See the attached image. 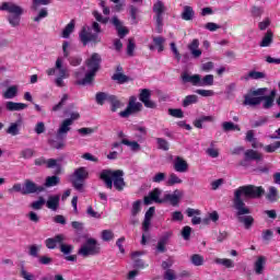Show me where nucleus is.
<instances>
[{"mask_svg": "<svg viewBox=\"0 0 280 280\" xmlns=\"http://www.w3.org/2000/svg\"><path fill=\"white\" fill-rule=\"evenodd\" d=\"M264 194H266L264 187L255 185L240 186L236 190H234L233 207L236 210V218L247 231L253 229V225L255 224V218L249 215L250 208L246 206L244 200L259 199L261 196H264ZM242 197L244 199H242Z\"/></svg>", "mask_w": 280, "mask_h": 280, "instance_id": "f257e3e1", "label": "nucleus"}, {"mask_svg": "<svg viewBox=\"0 0 280 280\" xmlns=\"http://www.w3.org/2000/svg\"><path fill=\"white\" fill-rule=\"evenodd\" d=\"M268 93L267 88H259L257 90H249L247 94L244 95L243 106H259L261 102L262 108L268 109L275 106V100L266 95Z\"/></svg>", "mask_w": 280, "mask_h": 280, "instance_id": "f03ea898", "label": "nucleus"}, {"mask_svg": "<svg viewBox=\"0 0 280 280\" xmlns=\"http://www.w3.org/2000/svg\"><path fill=\"white\" fill-rule=\"evenodd\" d=\"M85 67H88L89 70L83 79L75 81L78 86H86V84H93L95 75H97V71L102 69V55L93 52L91 57L85 60Z\"/></svg>", "mask_w": 280, "mask_h": 280, "instance_id": "7ed1b4c3", "label": "nucleus"}, {"mask_svg": "<svg viewBox=\"0 0 280 280\" xmlns=\"http://www.w3.org/2000/svg\"><path fill=\"white\" fill-rule=\"evenodd\" d=\"M100 178L103 180L106 189H113V184L116 191H124V187H126L124 171L121 170H103L100 174Z\"/></svg>", "mask_w": 280, "mask_h": 280, "instance_id": "20e7f679", "label": "nucleus"}, {"mask_svg": "<svg viewBox=\"0 0 280 280\" xmlns=\"http://www.w3.org/2000/svg\"><path fill=\"white\" fill-rule=\"evenodd\" d=\"M2 12H9L8 21L12 27L21 25V16H23V8L13 2H3L0 5Z\"/></svg>", "mask_w": 280, "mask_h": 280, "instance_id": "39448f33", "label": "nucleus"}, {"mask_svg": "<svg viewBox=\"0 0 280 280\" xmlns=\"http://www.w3.org/2000/svg\"><path fill=\"white\" fill-rule=\"evenodd\" d=\"M92 27L95 33H91L86 31V27H83L79 34V38L84 46L89 45V43H102V38L100 37L102 27L100 26V23L93 22Z\"/></svg>", "mask_w": 280, "mask_h": 280, "instance_id": "423d86ee", "label": "nucleus"}, {"mask_svg": "<svg viewBox=\"0 0 280 280\" xmlns=\"http://www.w3.org/2000/svg\"><path fill=\"white\" fill-rule=\"evenodd\" d=\"M182 80L184 84L190 82L192 86H213V74H207L201 79L200 74L190 75L187 72L182 74Z\"/></svg>", "mask_w": 280, "mask_h": 280, "instance_id": "0eeeda50", "label": "nucleus"}, {"mask_svg": "<svg viewBox=\"0 0 280 280\" xmlns=\"http://www.w3.org/2000/svg\"><path fill=\"white\" fill-rule=\"evenodd\" d=\"M101 253L102 247L95 238H88L85 243L81 246V248L78 250V255H82V257H93L95 255H100Z\"/></svg>", "mask_w": 280, "mask_h": 280, "instance_id": "6e6552de", "label": "nucleus"}, {"mask_svg": "<svg viewBox=\"0 0 280 280\" xmlns=\"http://www.w3.org/2000/svg\"><path fill=\"white\" fill-rule=\"evenodd\" d=\"M165 4L163 3V1L158 0L154 4H153V12L155 14V30L158 34H163V14H165Z\"/></svg>", "mask_w": 280, "mask_h": 280, "instance_id": "1a4fd4ad", "label": "nucleus"}, {"mask_svg": "<svg viewBox=\"0 0 280 280\" xmlns=\"http://www.w3.org/2000/svg\"><path fill=\"white\" fill-rule=\"evenodd\" d=\"M141 108H143V104H141L140 102L137 103V96H131L129 98L127 108L120 112L119 116L124 118L130 117L132 113H140Z\"/></svg>", "mask_w": 280, "mask_h": 280, "instance_id": "9d476101", "label": "nucleus"}, {"mask_svg": "<svg viewBox=\"0 0 280 280\" xmlns=\"http://www.w3.org/2000/svg\"><path fill=\"white\" fill-rule=\"evenodd\" d=\"M45 191V186H38L32 179L24 180V196H30V194H43Z\"/></svg>", "mask_w": 280, "mask_h": 280, "instance_id": "9b49d317", "label": "nucleus"}, {"mask_svg": "<svg viewBox=\"0 0 280 280\" xmlns=\"http://www.w3.org/2000/svg\"><path fill=\"white\" fill-rule=\"evenodd\" d=\"M67 139V132H60V127L57 130L56 139L48 140L50 148L54 150H62L65 148V140Z\"/></svg>", "mask_w": 280, "mask_h": 280, "instance_id": "f8f14e48", "label": "nucleus"}, {"mask_svg": "<svg viewBox=\"0 0 280 280\" xmlns=\"http://www.w3.org/2000/svg\"><path fill=\"white\" fill-rule=\"evenodd\" d=\"M152 97V91L149 89H142L139 94V100L144 104L145 108H156V103L150 100Z\"/></svg>", "mask_w": 280, "mask_h": 280, "instance_id": "ddd939ff", "label": "nucleus"}, {"mask_svg": "<svg viewBox=\"0 0 280 280\" xmlns=\"http://www.w3.org/2000/svg\"><path fill=\"white\" fill-rule=\"evenodd\" d=\"M161 189L154 188L149 192V196L144 197V205H152V202H156L158 205H163L165 200L161 199Z\"/></svg>", "mask_w": 280, "mask_h": 280, "instance_id": "4468645a", "label": "nucleus"}, {"mask_svg": "<svg viewBox=\"0 0 280 280\" xmlns=\"http://www.w3.org/2000/svg\"><path fill=\"white\" fill-rule=\"evenodd\" d=\"M180 198H183V191L176 189L174 194H166L164 195V202H170L172 207H178L180 202Z\"/></svg>", "mask_w": 280, "mask_h": 280, "instance_id": "2eb2a0df", "label": "nucleus"}, {"mask_svg": "<svg viewBox=\"0 0 280 280\" xmlns=\"http://www.w3.org/2000/svg\"><path fill=\"white\" fill-rule=\"evenodd\" d=\"M65 242V234H57L54 237H49L45 241L46 248L49 250H54L57 248L58 244H62Z\"/></svg>", "mask_w": 280, "mask_h": 280, "instance_id": "dca6fc26", "label": "nucleus"}, {"mask_svg": "<svg viewBox=\"0 0 280 280\" xmlns=\"http://www.w3.org/2000/svg\"><path fill=\"white\" fill-rule=\"evenodd\" d=\"M75 119H80V114L79 113H72L71 117L68 119H65L61 125H60V131L59 132H69L71 130L70 126H73V121H75Z\"/></svg>", "mask_w": 280, "mask_h": 280, "instance_id": "f3484780", "label": "nucleus"}, {"mask_svg": "<svg viewBox=\"0 0 280 280\" xmlns=\"http://www.w3.org/2000/svg\"><path fill=\"white\" fill-rule=\"evenodd\" d=\"M153 44L149 45V49L151 51H154V49H158L159 54L165 50V37L163 36H153L152 37Z\"/></svg>", "mask_w": 280, "mask_h": 280, "instance_id": "a211bd4d", "label": "nucleus"}, {"mask_svg": "<svg viewBox=\"0 0 280 280\" xmlns=\"http://www.w3.org/2000/svg\"><path fill=\"white\" fill-rule=\"evenodd\" d=\"M244 156V162H241V165L243 166L246 165L245 163L248 161H261L264 159L261 153L253 149H248L247 151H245Z\"/></svg>", "mask_w": 280, "mask_h": 280, "instance_id": "6ab92c4d", "label": "nucleus"}, {"mask_svg": "<svg viewBox=\"0 0 280 280\" xmlns=\"http://www.w3.org/2000/svg\"><path fill=\"white\" fill-rule=\"evenodd\" d=\"M173 233L165 232L162 237H160L158 245H156V253H165L167 250V242H170V237H172Z\"/></svg>", "mask_w": 280, "mask_h": 280, "instance_id": "aec40b11", "label": "nucleus"}, {"mask_svg": "<svg viewBox=\"0 0 280 280\" xmlns=\"http://www.w3.org/2000/svg\"><path fill=\"white\" fill-rule=\"evenodd\" d=\"M34 163H35V165L37 167H43V165H46V167L48 170H51V167H57L58 160H56V159H48V160H46L44 156H42V158L36 159L34 161Z\"/></svg>", "mask_w": 280, "mask_h": 280, "instance_id": "412c9836", "label": "nucleus"}, {"mask_svg": "<svg viewBox=\"0 0 280 280\" xmlns=\"http://www.w3.org/2000/svg\"><path fill=\"white\" fill-rule=\"evenodd\" d=\"M175 172L185 173L189 170V164L180 156H176L174 161Z\"/></svg>", "mask_w": 280, "mask_h": 280, "instance_id": "4be33fe9", "label": "nucleus"}, {"mask_svg": "<svg viewBox=\"0 0 280 280\" xmlns=\"http://www.w3.org/2000/svg\"><path fill=\"white\" fill-rule=\"evenodd\" d=\"M46 207L47 209H51V211H58V207H60V195L49 196Z\"/></svg>", "mask_w": 280, "mask_h": 280, "instance_id": "5701e85b", "label": "nucleus"}, {"mask_svg": "<svg viewBox=\"0 0 280 280\" xmlns=\"http://www.w3.org/2000/svg\"><path fill=\"white\" fill-rule=\"evenodd\" d=\"M200 47V40L192 39V42L188 45V49L192 57L200 58L202 56V50L198 49Z\"/></svg>", "mask_w": 280, "mask_h": 280, "instance_id": "b1692460", "label": "nucleus"}, {"mask_svg": "<svg viewBox=\"0 0 280 280\" xmlns=\"http://www.w3.org/2000/svg\"><path fill=\"white\" fill-rule=\"evenodd\" d=\"M73 176H74V180L84 183V180L89 178V172H86V168L84 167H79L74 171Z\"/></svg>", "mask_w": 280, "mask_h": 280, "instance_id": "393cba45", "label": "nucleus"}, {"mask_svg": "<svg viewBox=\"0 0 280 280\" xmlns=\"http://www.w3.org/2000/svg\"><path fill=\"white\" fill-rule=\"evenodd\" d=\"M265 266H266V256H259L254 265L256 275H264Z\"/></svg>", "mask_w": 280, "mask_h": 280, "instance_id": "a878e982", "label": "nucleus"}, {"mask_svg": "<svg viewBox=\"0 0 280 280\" xmlns=\"http://www.w3.org/2000/svg\"><path fill=\"white\" fill-rule=\"evenodd\" d=\"M7 110L14 112V110H25L27 108V104L24 103H15V102H7L5 103Z\"/></svg>", "mask_w": 280, "mask_h": 280, "instance_id": "bb28decb", "label": "nucleus"}, {"mask_svg": "<svg viewBox=\"0 0 280 280\" xmlns=\"http://www.w3.org/2000/svg\"><path fill=\"white\" fill-rule=\"evenodd\" d=\"M57 185H60V177L52 175V176H48L45 179V183L42 187L49 188V187H56Z\"/></svg>", "mask_w": 280, "mask_h": 280, "instance_id": "cd10ccee", "label": "nucleus"}, {"mask_svg": "<svg viewBox=\"0 0 280 280\" xmlns=\"http://www.w3.org/2000/svg\"><path fill=\"white\" fill-rule=\"evenodd\" d=\"M75 30V20H71L69 24L63 28L61 36L62 38H69L73 31Z\"/></svg>", "mask_w": 280, "mask_h": 280, "instance_id": "c85d7f7f", "label": "nucleus"}, {"mask_svg": "<svg viewBox=\"0 0 280 280\" xmlns=\"http://www.w3.org/2000/svg\"><path fill=\"white\" fill-rule=\"evenodd\" d=\"M112 80L117 82V84H126V82H130V77L121 73V72H116L112 75Z\"/></svg>", "mask_w": 280, "mask_h": 280, "instance_id": "c756f323", "label": "nucleus"}, {"mask_svg": "<svg viewBox=\"0 0 280 280\" xmlns=\"http://www.w3.org/2000/svg\"><path fill=\"white\" fill-rule=\"evenodd\" d=\"M222 129H223V132H232L235 130L240 132V130H242V128H240V125H235L234 122H231V121H224L222 124Z\"/></svg>", "mask_w": 280, "mask_h": 280, "instance_id": "7c9ffc66", "label": "nucleus"}, {"mask_svg": "<svg viewBox=\"0 0 280 280\" xmlns=\"http://www.w3.org/2000/svg\"><path fill=\"white\" fill-rule=\"evenodd\" d=\"M107 102L110 103L112 113H117V108H121V102L119 100H117V96H115V95H109L107 98Z\"/></svg>", "mask_w": 280, "mask_h": 280, "instance_id": "2f4dec72", "label": "nucleus"}, {"mask_svg": "<svg viewBox=\"0 0 280 280\" xmlns=\"http://www.w3.org/2000/svg\"><path fill=\"white\" fill-rule=\"evenodd\" d=\"M191 104H198V95H196V94L187 95L184 98L182 106L184 108H187V106H191Z\"/></svg>", "mask_w": 280, "mask_h": 280, "instance_id": "473e14b6", "label": "nucleus"}, {"mask_svg": "<svg viewBox=\"0 0 280 280\" xmlns=\"http://www.w3.org/2000/svg\"><path fill=\"white\" fill-rule=\"evenodd\" d=\"M120 143H122V145H128L129 148H131L132 152H139V150H141V144H139V142H137V141H130L128 139H122L120 141Z\"/></svg>", "mask_w": 280, "mask_h": 280, "instance_id": "72a5a7b5", "label": "nucleus"}, {"mask_svg": "<svg viewBox=\"0 0 280 280\" xmlns=\"http://www.w3.org/2000/svg\"><path fill=\"white\" fill-rule=\"evenodd\" d=\"M194 8L186 5L184 7V11L182 13V19L184 21H191L194 19Z\"/></svg>", "mask_w": 280, "mask_h": 280, "instance_id": "f704fd0d", "label": "nucleus"}, {"mask_svg": "<svg viewBox=\"0 0 280 280\" xmlns=\"http://www.w3.org/2000/svg\"><path fill=\"white\" fill-rule=\"evenodd\" d=\"M272 31H267L262 40L260 42V47H270V45L272 44Z\"/></svg>", "mask_w": 280, "mask_h": 280, "instance_id": "c9c22d12", "label": "nucleus"}, {"mask_svg": "<svg viewBox=\"0 0 280 280\" xmlns=\"http://www.w3.org/2000/svg\"><path fill=\"white\" fill-rule=\"evenodd\" d=\"M205 121H213V116H201L199 119H196L194 121L195 128L202 129V124H205Z\"/></svg>", "mask_w": 280, "mask_h": 280, "instance_id": "e433bc0d", "label": "nucleus"}, {"mask_svg": "<svg viewBox=\"0 0 280 280\" xmlns=\"http://www.w3.org/2000/svg\"><path fill=\"white\" fill-rule=\"evenodd\" d=\"M67 100H69V94H63L60 102L52 106V113H58L61 108L67 104Z\"/></svg>", "mask_w": 280, "mask_h": 280, "instance_id": "4c0bfd02", "label": "nucleus"}, {"mask_svg": "<svg viewBox=\"0 0 280 280\" xmlns=\"http://www.w3.org/2000/svg\"><path fill=\"white\" fill-rule=\"evenodd\" d=\"M46 203L45 198L43 196L38 197V200L33 201L31 203V208H33L35 211H40L43 209V206Z\"/></svg>", "mask_w": 280, "mask_h": 280, "instance_id": "58836bf2", "label": "nucleus"}, {"mask_svg": "<svg viewBox=\"0 0 280 280\" xmlns=\"http://www.w3.org/2000/svg\"><path fill=\"white\" fill-rule=\"evenodd\" d=\"M158 150H163L167 152L170 150V142L163 138H156Z\"/></svg>", "mask_w": 280, "mask_h": 280, "instance_id": "ea45409f", "label": "nucleus"}, {"mask_svg": "<svg viewBox=\"0 0 280 280\" xmlns=\"http://www.w3.org/2000/svg\"><path fill=\"white\" fill-rule=\"evenodd\" d=\"M56 69L59 71V78H67V69L62 67V58H57Z\"/></svg>", "mask_w": 280, "mask_h": 280, "instance_id": "a19ab883", "label": "nucleus"}, {"mask_svg": "<svg viewBox=\"0 0 280 280\" xmlns=\"http://www.w3.org/2000/svg\"><path fill=\"white\" fill-rule=\"evenodd\" d=\"M108 97H110V95L104 92H98L95 96L96 103L100 104V106H104V102H108Z\"/></svg>", "mask_w": 280, "mask_h": 280, "instance_id": "79ce46f5", "label": "nucleus"}, {"mask_svg": "<svg viewBox=\"0 0 280 280\" xmlns=\"http://www.w3.org/2000/svg\"><path fill=\"white\" fill-rule=\"evenodd\" d=\"M180 183H183V179H180L177 174L172 173L170 175L167 180L168 187H172L174 185H180Z\"/></svg>", "mask_w": 280, "mask_h": 280, "instance_id": "37998d69", "label": "nucleus"}, {"mask_svg": "<svg viewBox=\"0 0 280 280\" xmlns=\"http://www.w3.org/2000/svg\"><path fill=\"white\" fill-rule=\"evenodd\" d=\"M101 237L103 242H110L115 238V233H113L112 230H103L101 233Z\"/></svg>", "mask_w": 280, "mask_h": 280, "instance_id": "c03bdc74", "label": "nucleus"}, {"mask_svg": "<svg viewBox=\"0 0 280 280\" xmlns=\"http://www.w3.org/2000/svg\"><path fill=\"white\" fill-rule=\"evenodd\" d=\"M59 248L63 255H71L73 253V245L65 244V242L59 244Z\"/></svg>", "mask_w": 280, "mask_h": 280, "instance_id": "a18cd8bd", "label": "nucleus"}, {"mask_svg": "<svg viewBox=\"0 0 280 280\" xmlns=\"http://www.w3.org/2000/svg\"><path fill=\"white\" fill-rule=\"evenodd\" d=\"M51 3V0H33L32 2V10L36 11L40 5H49Z\"/></svg>", "mask_w": 280, "mask_h": 280, "instance_id": "49530a36", "label": "nucleus"}, {"mask_svg": "<svg viewBox=\"0 0 280 280\" xmlns=\"http://www.w3.org/2000/svg\"><path fill=\"white\" fill-rule=\"evenodd\" d=\"M16 92H18L16 86L9 88L3 94L4 100H12L16 97Z\"/></svg>", "mask_w": 280, "mask_h": 280, "instance_id": "de8ad7c7", "label": "nucleus"}, {"mask_svg": "<svg viewBox=\"0 0 280 280\" xmlns=\"http://www.w3.org/2000/svg\"><path fill=\"white\" fill-rule=\"evenodd\" d=\"M168 115H171V117H176L177 119H183V117H185V114L180 108H170Z\"/></svg>", "mask_w": 280, "mask_h": 280, "instance_id": "09e8293b", "label": "nucleus"}, {"mask_svg": "<svg viewBox=\"0 0 280 280\" xmlns=\"http://www.w3.org/2000/svg\"><path fill=\"white\" fill-rule=\"evenodd\" d=\"M129 14L131 16L132 23L137 25L139 22L137 21V15L139 14V8L135 5H129Z\"/></svg>", "mask_w": 280, "mask_h": 280, "instance_id": "8fccbe9b", "label": "nucleus"}, {"mask_svg": "<svg viewBox=\"0 0 280 280\" xmlns=\"http://www.w3.org/2000/svg\"><path fill=\"white\" fill-rule=\"evenodd\" d=\"M280 148V141H276L271 144H268L265 147V152H267L268 154H272V152H277V150H279Z\"/></svg>", "mask_w": 280, "mask_h": 280, "instance_id": "3c124183", "label": "nucleus"}, {"mask_svg": "<svg viewBox=\"0 0 280 280\" xmlns=\"http://www.w3.org/2000/svg\"><path fill=\"white\" fill-rule=\"evenodd\" d=\"M190 259L194 266H202V264H205V257H202L200 254H194Z\"/></svg>", "mask_w": 280, "mask_h": 280, "instance_id": "603ef678", "label": "nucleus"}, {"mask_svg": "<svg viewBox=\"0 0 280 280\" xmlns=\"http://www.w3.org/2000/svg\"><path fill=\"white\" fill-rule=\"evenodd\" d=\"M68 61H69V65H71V67H80V65H82V57L71 56V57H68Z\"/></svg>", "mask_w": 280, "mask_h": 280, "instance_id": "864d4df0", "label": "nucleus"}, {"mask_svg": "<svg viewBox=\"0 0 280 280\" xmlns=\"http://www.w3.org/2000/svg\"><path fill=\"white\" fill-rule=\"evenodd\" d=\"M266 198L270 202H276V200H277V188L273 187V186L269 187V192L267 194Z\"/></svg>", "mask_w": 280, "mask_h": 280, "instance_id": "5fc2aeb1", "label": "nucleus"}, {"mask_svg": "<svg viewBox=\"0 0 280 280\" xmlns=\"http://www.w3.org/2000/svg\"><path fill=\"white\" fill-rule=\"evenodd\" d=\"M215 264H220L221 266H224L225 268H233V260L229 258H218L215 260Z\"/></svg>", "mask_w": 280, "mask_h": 280, "instance_id": "6e6d98bb", "label": "nucleus"}, {"mask_svg": "<svg viewBox=\"0 0 280 280\" xmlns=\"http://www.w3.org/2000/svg\"><path fill=\"white\" fill-rule=\"evenodd\" d=\"M248 78H250L252 80H261L266 78V73L253 70L249 71Z\"/></svg>", "mask_w": 280, "mask_h": 280, "instance_id": "4d7b16f0", "label": "nucleus"}, {"mask_svg": "<svg viewBox=\"0 0 280 280\" xmlns=\"http://www.w3.org/2000/svg\"><path fill=\"white\" fill-rule=\"evenodd\" d=\"M7 132L8 135H12V137H16V135H19V124L12 122L7 129Z\"/></svg>", "mask_w": 280, "mask_h": 280, "instance_id": "13d9d810", "label": "nucleus"}, {"mask_svg": "<svg viewBox=\"0 0 280 280\" xmlns=\"http://www.w3.org/2000/svg\"><path fill=\"white\" fill-rule=\"evenodd\" d=\"M24 190H25V186L21 184H14L12 188L9 189L10 194H12V191H16L18 194H22V196H25Z\"/></svg>", "mask_w": 280, "mask_h": 280, "instance_id": "bf43d9fd", "label": "nucleus"}, {"mask_svg": "<svg viewBox=\"0 0 280 280\" xmlns=\"http://www.w3.org/2000/svg\"><path fill=\"white\" fill-rule=\"evenodd\" d=\"M140 211H141V200H137L132 205L131 215H133L135 218L136 215L139 214Z\"/></svg>", "mask_w": 280, "mask_h": 280, "instance_id": "052dcab7", "label": "nucleus"}, {"mask_svg": "<svg viewBox=\"0 0 280 280\" xmlns=\"http://www.w3.org/2000/svg\"><path fill=\"white\" fill-rule=\"evenodd\" d=\"M72 187L80 191L81 194L84 192V182H80L78 179H72Z\"/></svg>", "mask_w": 280, "mask_h": 280, "instance_id": "680f3d73", "label": "nucleus"}, {"mask_svg": "<svg viewBox=\"0 0 280 280\" xmlns=\"http://www.w3.org/2000/svg\"><path fill=\"white\" fill-rule=\"evenodd\" d=\"M39 250H40V247H38L37 245H31L28 247V255L31 257H38Z\"/></svg>", "mask_w": 280, "mask_h": 280, "instance_id": "e2e57ef3", "label": "nucleus"}, {"mask_svg": "<svg viewBox=\"0 0 280 280\" xmlns=\"http://www.w3.org/2000/svg\"><path fill=\"white\" fill-rule=\"evenodd\" d=\"M182 237L186 241L189 240V237H191V228L189 225L183 228Z\"/></svg>", "mask_w": 280, "mask_h": 280, "instance_id": "0e129e2a", "label": "nucleus"}, {"mask_svg": "<svg viewBox=\"0 0 280 280\" xmlns=\"http://www.w3.org/2000/svg\"><path fill=\"white\" fill-rule=\"evenodd\" d=\"M135 40L129 39L127 45V56H135Z\"/></svg>", "mask_w": 280, "mask_h": 280, "instance_id": "69168bd1", "label": "nucleus"}, {"mask_svg": "<svg viewBox=\"0 0 280 280\" xmlns=\"http://www.w3.org/2000/svg\"><path fill=\"white\" fill-rule=\"evenodd\" d=\"M20 154L22 159H32V156H34V151L32 149H24Z\"/></svg>", "mask_w": 280, "mask_h": 280, "instance_id": "338daca9", "label": "nucleus"}, {"mask_svg": "<svg viewBox=\"0 0 280 280\" xmlns=\"http://www.w3.org/2000/svg\"><path fill=\"white\" fill-rule=\"evenodd\" d=\"M164 280H176V273L173 269H167L164 272Z\"/></svg>", "mask_w": 280, "mask_h": 280, "instance_id": "774afa93", "label": "nucleus"}]
</instances>
